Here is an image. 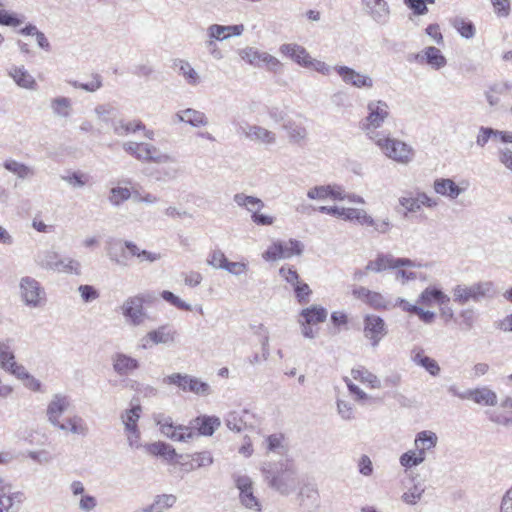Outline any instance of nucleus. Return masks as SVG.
<instances>
[{"label":"nucleus","mask_w":512,"mask_h":512,"mask_svg":"<svg viewBox=\"0 0 512 512\" xmlns=\"http://www.w3.org/2000/svg\"><path fill=\"white\" fill-rule=\"evenodd\" d=\"M261 472L267 486L281 495L292 494L300 485L299 470L293 459L264 462Z\"/></svg>","instance_id":"f257e3e1"},{"label":"nucleus","mask_w":512,"mask_h":512,"mask_svg":"<svg viewBox=\"0 0 512 512\" xmlns=\"http://www.w3.org/2000/svg\"><path fill=\"white\" fill-rule=\"evenodd\" d=\"M154 299V293L150 291L140 292L127 297L119 307L125 323L131 327L143 325L146 319H148L144 305L153 303Z\"/></svg>","instance_id":"f03ea898"},{"label":"nucleus","mask_w":512,"mask_h":512,"mask_svg":"<svg viewBox=\"0 0 512 512\" xmlns=\"http://www.w3.org/2000/svg\"><path fill=\"white\" fill-rule=\"evenodd\" d=\"M495 294L492 281H478L471 285L458 284L452 289L453 301L461 306L469 302L479 303L484 299H492Z\"/></svg>","instance_id":"7ed1b4c3"},{"label":"nucleus","mask_w":512,"mask_h":512,"mask_svg":"<svg viewBox=\"0 0 512 512\" xmlns=\"http://www.w3.org/2000/svg\"><path fill=\"white\" fill-rule=\"evenodd\" d=\"M367 116L361 122V129L369 139L380 137L377 131L390 116L389 105L384 100H370L367 103Z\"/></svg>","instance_id":"20e7f679"},{"label":"nucleus","mask_w":512,"mask_h":512,"mask_svg":"<svg viewBox=\"0 0 512 512\" xmlns=\"http://www.w3.org/2000/svg\"><path fill=\"white\" fill-rule=\"evenodd\" d=\"M374 141L386 157L399 164L407 165L415 156L412 146L404 141L385 136H380Z\"/></svg>","instance_id":"39448f33"},{"label":"nucleus","mask_w":512,"mask_h":512,"mask_svg":"<svg viewBox=\"0 0 512 512\" xmlns=\"http://www.w3.org/2000/svg\"><path fill=\"white\" fill-rule=\"evenodd\" d=\"M153 418L160 432L174 442H188L196 435L190 426L177 425L170 416L163 413L155 414Z\"/></svg>","instance_id":"423d86ee"},{"label":"nucleus","mask_w":512,"mask_h":512,"mask_svg":"<svg viewBox=\"0 0 512 512\" xmlns=\"http://www.w3.org/2000/svg\"><path fill=\"white\" fill-rule=\"evenodd\" d=\"M20 296L26 306L38 308L46 302V292L41 284L33 277L25 276L19 283Z\"/></svg>","instance_id":"0eeeda50"},{"label":"nucleus","mask_w":512,"mask_h":512,"mask_svg":"<svg viewBox=\"0 0 512 512\" xmlns=\"http://www.w3.org/2000/svg\"><path fill=\"white\" fill-rule=\"evenodd\" d=\"M333 70L345 85L359 90H371L374 87V80L367 73L357 71L346 65H335Z\"/></svg>","instance_id":"6e6552de"},{"label":"nucleus","mask_w":512,"mask_h":512,"mask_svg":"<svg viewBox=\"0 0 512 512\" xmlns=\"http://www.w3.org/2000/svg\"><path fill=\"white\" fill-rule=\"evenodd\" d=\"M235 486L239 490L240 503L247 509L260 512L262 505L254 493L252 479L247 475L235 474L233 476Z\"/></svg>","instance_id":"1a4fd4ad"},{"label":"nucleus","mask_w":512,"mask_h":512,"mask_svg":"<svg viewBox=\"0 0 512 512\" xmlns=\"http://www.w3.org/2000/svg\"><path fill=\"white\" fill-rule=\"evenodd\" d=\"M363 334L370 341V345L376 348L388 334V327L380 316L368 314L363 319Z\"/></svg>","instance_id":"9d476101"},{"label":"nucleus","mask_w":512,"mask_h":512,"mask_svg":"<svg viewBox=\"0 0 512 512\" xmlns=\"http://www.w3.org/2000/svg\"><path fill=\"white\" fill-rule=\"evenodd\" d=\"M142 408L140 405H135L130 409L125 410L121 414V421L125 427V433L129 446L132 448H138L140 446V431L138 428V421L140 419V413Z\"/></svg>","instance_id":"9b49d317"},{"label":"nucleus","mask_w":512,"mask_h":512,"mask_svg":"<svg viewBox=\"0 0 512 512\" xmlns=\"http://www.w3.org/2000/svg\"><path fill=\"white\" fill-rule=\"evenodd\" d=\"M362 10L372 21L386 25L390 20L391 9L386 0H361Z\"/></svg>","instance_id":"f8f14e48"},{"label":"nucleus","mask_w":512,"mask_h":512,"mask_svg":"<svg viewBox=\"0 0 512 512\" xmlns=\"http://www.w3.org/2000/svg\"><path fill=\"white\" fill-rule=\"evenodd\" d=\"M69 406L70 400L67 396L62 394L53 395L46 409L48 422L55 428L66 429L65 426L60 425V417L68 410Z\"/></svg>","instance_id":"ddd939ff"},{"label":"nucleus","mask_w":512,"mask_h":512,"mask_svg":"<svg viewBox=\"0 0 512 512\" xmlns=\"http://www.w3.org/2000/svg\"><path fill=\"white\" fill-rule=\"evenodd\" d=\"M401 266L415 267V263L408 258H394L390 254H379L375 260L367 263L366 271L381 272L388 268H398Z\"/></svg>","instance_id":"4468645a"},{"label":"nucleus","mask_w":512,"mask_h":512,"mask_svg":"<svg viewBox=\"0 0 512 512\" xmlns=\"http://www.w3.org/2000/svg\"><path fill=\"white\" fill-rule=\"evenodd\" d=\"M467 187L468 183L466 181H462L461 184L458 185L450 178H438L433 183V189L437 194L451 200L458 198L466 191Z\"/></svg>","instance_id":"2eb2a0df"},{"label":"nucleus","mask_w":512,"mask_h":512,"mask_svg":"<svg viewBox=\"0 0 512 512\" xmlns=\"http://www.w3.org/2000/svg\"><path fill=\"white\" fill-rule=\"evenodd\" d=\"M239 132L251 141H257L266 145L276 143V134L259 125H246L239 128Z\"/></svg>","instance_id":"dca6fc26"},{"label":"nucleus","mask_w":512,"mask_h":512,"mask_svg":"<svg viewBox=\"0 0 512 512\" xmlns=\"http://www.w3.org/2000/svg\"><path fill=\"white\" fill-rule=\"evenodd\" d=\"M279 52L303 68L307 67L311 59V55L306 48L297 43H284L279 47Z\"/></svg>","instance_id":"f3484780"},{"label":"nucleus","mask_w":512,"mask_h":512,"mask_svg":"<svg viewBox=\"0 0 512 512\" xmlns=\"http://www.w3.org/2000/svg\"><path fill=\"white\" fill-rule=\"evenodd\" d=\"M300 506L306 511H313L320 506V495L315 484L306 483L298 493Z\"/></svg>","instance_id":"a211bd4d"},{"label":"nucleus","mask_w":512,"mask_h":512,"mask_svg":"<svg viewBox=\"0 0 512 512\" xmlns=\"http://www.w3.org/2000/svg\"><path fill=\"white\" fill-rule=\"evenodd\" d=\"M245 27L243 24L237 25H219L212 24L207 28V36L216 38L218 41H224L230 37H238L243 34Z\"/></svg>","instance_id":"6ab92c4d"},{"label":"nucleus","mask_w":512,"mask_h":512,"mask_svg":"<svg viewBox=\"0 0 512 512\" xmlns=\"http://www.w3.org/2000/svg\"><path fill=\"white\" fill-rule=\"evenodd\" d=\"M114 371L120 376H127L140 366L139 361L127 354L116 353L112 357Z\"/></svg>","instance_id":"aec40b11"},{"label":"nucleus","mask_w":512,"mask_h":512,"mask_svg":"<svg viewBox=\"0 0 512 512\" xmlns=\"http://www.w3.org/2000/svg\"><path fill=\"white\" fill-rule=\"evenodd\" d=\"M462 399H471L477 404L495 406L497 404L496 393L488 387L469 389L461 395Z\"/></svg>","instance_id":"412c9836"},{"label":"nucleus","mask_w":512,"mask_h":512,"mask_svg":"<svg viewBox=\"0 0 512 512\" xmlns=\"http://www.w3.org/2000/svg\"><path fill=\"white\" fill-rule=\"evenodd\" d=\"M178 337L177 331L170 325L164 324L148 332V338L156 345L173 344Z\"/></svg>","instance_id":"4be33fe9"},{"label":"nucleus","mask_w":512,"mask_h":512,"mask_svg":"<svg viewBox=\"0 0 512 512\" xmlns=\"http://www.w3.org/2000/svg\"><path fill=\"white\" fill-rule=\"evenodd\" d=\"M417 302L426 306H431L433 303L442 306L450 302V297L439 288L427 287L421 292Z\"/></svg>","instance_id":"5701e85b"},{"label":"nucleus","mask_w":512,"mask_h":512,"mask_svg":"<svg viewBox=\"0 0 512 512\" xmlns=\"http://www.w3.org/2000/svg\"><path fill=\"white\" fill-rule=\"evenodd\" d=\"M415 59L420 62L425 61L427 64H429L432 68L436 70L441 69L447 63L446 58L441 53V51L434 46H429L425 48L422 51V54H417L415 56Z\"/></svg>","instance_id":"b1692460"},{"label":"nucleus","mask_w":512,"mask_h":512,"mask_svg":"<svg viewBox=\"0 0 512 512\" xmlns=\"http://www.w3.org/2000/svg\"><path fill=\"white\" fill-rule=\"evenodd\" d=\"M8 75L21 88L35 90L37 87L36 80L23 66L11 67L8 71Z\"/></svg>","instance_id":"393cba45"},{"label":"nucleus","mask_w":512,"mask_h":512,"mask_svg":"<svg viewBox=\"0 0 512 512\" xmlns=\"http://www.w3.org/2000/svg\"><path fill=\"white\" fill-rule=\"evenodd\" d=\"M360 225L372 227L373 232L378 234H388L393 228V224L389 217L382 219L373 218L364 210Z\"/></svg>","instance_id":"a878e982"},{"label":"nucleus","mask_w":512,"mask_h":512,"mask_svg":"<svg viewBox=\"0 0 512 512\" xmlns=\"http://www.w3.org/2000/svg\"><path fill=\"white\" fill-rule=\"evenodd\" d=\"M192 424L191 428H197L199 435L211 436L221 425V422L216 416H199L192 421Z\"/></svg>","instance_id":"bb28decb"},{"label":"nucleus","mask_w":512,"mask_h":512,"mask_svg":"<svg viewBox=\"0 0 512 512\" xmlns=\"http://www.w3.org/2000/svg\"><path fill=\"white\" fill-rule=\"evenodd\" d=\"M233 201L238 207L246 209L251 215L260 211L265 206L260 198L242 192L236 193L233 196Z\"/></svg>","instance_id":"cd10ccee"},{"label":"nucleus","mask_w":512,"mask_h":512,"mask_svg":"<svg viewBox=\"0 0 512 512\" xmlns=\"http://www.w3.org/2000/svg\"><path fill=\"white\" fill-rule=\"evenodd\" d=\"M282 127L286 131L290 143L301 144L307 139L308 131L301 123L289 120Z\"/></svg>","instance_id":"c85d7f7f"},{"label":"nucleus","mask_w":512,"mask_h":512,"mask_svg":"<svg viewBox=\"0 0 512 512\" xmlns=\"http://www.w3.org/2000/svg\"><path fill=\"white\" fill-rule=\"evenodd\" d=\"M60 425L65 426L66 429H60L63 432H70L74 435L85 437L89 433V427L86 421L79 415H73L65 419V422L60 421Z\"/></svg>","instance_id":"c756f323"},{"label":"nucleus","mask_w":512,"mask_h":512,"mask_svg":"<svg viewBox=\"0 0 512 512\" xmlns=\"http://www.w3.org/2000/svg\"><path fill=\"white\" fill-rule=\"evenodd\" d=\"M411 359L416 365L424 368L432 376H437L440 372V366L437 361L426 356L421 349L418 351L413 350Z\"/></svg>","instance_id":"7c9ffc66"},{"label":"nucleus","mask_w":512,"mask_h":512,"mask_svg":"<svg viewBox=\"0 0 512 512\" xmlns=\"http://www.w3.org/2000/svg\"><path fill=\"white\" fill-rule=\"evenodd\" d=\"M267 52L260 51L255 47L247 46L238 50L239 57L256 68H263L264 57Z\"/></svg>","instance_id":"2f4dec72"},{"label":"nucleus","mask_w":512,"mask_h":512,"mask_svg":"<svg viewBox=\"0 0 512 512\" xmlns=\"http://www.w3.org/2000/svg\"><path fill=\"white\" fill-rule=\"evenodd\" d=\"M52 113L57 118H69L72 114V101L68 97L58 96L50 101Z\"/></svg>","instance_id":"473e14b6"},{"label":"nucleus","mask_w":512,"mask_h":512,"mask_svg":"<svg viewBox=\"0 0 512 512\" xmlns=\"http://www.w3.org/2000/svg\"><path fill=\"white\" fill-rule=\"evenodd\" d=\"M327 315V310L317 305H312L308 308L302 309L300 313V316L308 325H316L325 322Z\"/></svg>","instance_id":"72a5a7b5"},{"label":"nucleus","mask_w":512,"mask_h":512,"mask_svg":"<svg viewBox=\"0 0 512 512\" xmlns=\"http://www.w3.org/2000/svg\"><path fill=\"white\" fill-rule=\"evenodd\" d=\"M438 442V437L436 433L425 430L421 431L416 434V437L414 439V446L415 448H419L424 451H431L433 450Z\"/></svg>","instance_id":"f704fd0d"},{"label":"nucleus","mask_w":512,"mask_h":512,"mask_svg":"<svg viewBox=\"0 0 512 512\" xmlns=\"http://www.w3.org/2000/svg\"><path fill=\"white\" fill-rule=\"evenodd\" d=\"M174 65L179 69V73L183 76V78L189 85L196 86L200 83L199 74L188 61L183 59H177Z\"/></svg>","instance_id":"c9c22d12"},{"label":"nucleus","mask_w":512,"mask_h":512,"mask_svg":"<svg viewBox=\"0 0 512 512\" xmlns=\"http://www.w3.org/2000/svg\"><path fill=\"white\" fill-rule=\"evenodd\" d=\"M425 490L426 486L423 482H415L402 494L401 500L407 505H416L421 500Z\"/></svg>","instance_id":"e433bc0d"},{"label":"nucleus","mask_w":512,"mask_h":512,"mask_svg":"<svg viewBox=\"0 0 512 512\" xmlns=\"http://www.w3.org/2000/svg\"><path fill=\"white\" fill-rule=\"evenodd\" d=\"M145 449L148 453L155 456H162L172 460L176 456V450L170 445L162 441L147 444Z\"/></svg>","instance_id":"4c0bfd02"},{"label":"nucleus","mask_w":512,"mask_h":512,"mask_svg":"<svg viewBox=\"0 0 512 512\" xmlns=\"http://www.w3.org/2000/svg\"><path fill=\"white\" fill-rule=\"evenodd\" d=\"M351 375L355 380L369 384L372 388H380L381 382L378 377L363 366L353 368Z\"/></svg>","instance_id":"58836bf2"},{"label":"nucleus","mask_w":512,"mask_h":512,"mask_svg":"<svg viewBox=\"0 0 512 512\" xmlns=\"http://www.w3.org/2000/svg\"><path fill=\"white\" fill-rule=\"evenodd\" d=\"M139 130H145V125L140 120L130 122L120 120L113 124V131L118 136H126Z\"/></svg>","instance_id":"ea45409f"},{"label":"nucleus","mask_w":512,"mask_h":512,"mask_svg":"<svg viewBox=\"0 0 512 512\" xmlns=\"http://www.w3.org/2000/svg\"><path fill=\"white\" fill-rule=\"evenodd\" d=\"M3 166L6 170L17 175L21 179L34 175V172L30 167L13 159L6 160Z\"/></svg>","instance_id":"a19ab883"},{"label":"nucleus","mask_w":512,"mask_h":512,"mask_svg":"<svg viewBox=\"0 0 512 512\" xmlns=\"http://www.w3.org/2000/svg\"><path fill=\"white\" fill-rule=\"evenodd\" d=\"M55 272L80 275V262L72 258H59Z\"/></svg>","instance_id":"79ce46f5"},{"label":"nucleus","mask_w":512,"mask_h":512,"mask_svg":"<svg viewBox=\"0 0 512 512\" xmlns=\"http://www.w3.org/2000/svg\"><path fill=\"white\" fill-rule=\"evenodd\" d=\"M184 115L185 123L191 125L192 127L207 126L209 123L205 113L192 108L184 109Z\"/></svg>","instance_id":"37998d69"},{"label":"nucleus","mask_w":512,"mask_h":512,"mask_svg":"<svg viewBox=\"0 0 512 512\" xmlns=\"http://www.w3.org/2000/svg\"><path fill=\"white\" fill-rule=\"evenodd\" d=\"M176 501L177 498L173 494L157 495L154 502L149 505V510H153V512H164L165 509L171 508Z\"/></svg>","instance_id":"c03bdc74"},{"label":"nucleus","mask_w":512,"mask_h":512,"mask_svg":"<svg viewBox=\"0 0 512 512\" xmlns=\"http://www.w3.org/2000/svg\"><path fill=\"white\" fill-rule=\"evenodd\" d=\"M336 212L334 213V216L342 218L346 221H356L358 224H360L364 209L359 208H345V207H338L335 206Z\"/></svg>","instance_id":"a18cd8bd"},{"label":"nucleus","mask_w":512,"mask_h":512,"mask_svg":"<svg viewBox=\"0 0 512 512\" xmlns=\"http://www.w3.org/2000/svg\"><path fill=\"white\" fill-rule=\"evenodd\" d=\"M452 24L462 37L466 39H471L474 37L475 26L471 21L465 20L461 17H456Z\"/></svg>","instance_id":"49530a36"},{"label":"nucleus","mask_w":512,"mask_h":512,"mask_svg":"<svg viewBox=\"0 0 512 512\" xmlns=\"http://www.w3.org/2000/svg\"><path fill=\"white\" fill-rule=\"evenodd\" d=\"M58 259L59 255L56 252L45 251L37 256L36 262L43 269L55 271Z\"/></svg>","instance_id":"de8ad7c7"},{"label":"nucleus","mask_w":512,"mask_h":512,"mask_svg":"<svg viewBox=\"0 0 512 512\" xmlns=\"http://www.w3.org/2000/svg\"><path fill=\"white\" fill-rule=\"evenodd\" d=\"M131 198V190L126 187H113L110 190L108 200L115 206H120L123 202Z\"/></svg>","instance_id":"09e8293b"},{"label":"nucleus","mask_w":512,"mask_h":512,"mask_svg":"<svg viewBox=\"0 0 512 512\" xmlns=\"http://www.w3.org/2000/svg\"><path fill=\"white\" fill-rule=\"evenodd\" d=\"M282 251L281 257L282 259H289L294 255H300L303 252V245L300 241L295 239H290L289 241L282 242Z\"/></svg>","instance_id":"8fccbe9b"},{"label":"nucleus","mask_w":512,"mask_h":512,"mask_svg":"<svg viewBox=\"0 0 512 512\" xmlns=\"http://www.w3.org/2000/svg\"><path fill=\"white\" fill-rule=\"evenodd\" d=\"M190 375L181 374V373H173L163 378V383L169 385H176L182 391L187 392L189 385Z\"/></svg>","instance_id":"3c124183"},{"label":"nucleus","mask_w":512,"mask_h":512,"mask_svg":"<svg viewBox=\"0 0 512 512\" xmlns=\"http://www.w3.org/2000/svg\"><path fill=\"white\" fill-rule=\"evenodd\" d=\"M191 458V469L208 467L213 464L212 454L208 451L194 453Z\"/></svg>","instance_id":"603ef678"},{"label":"nucleus","mask_w":512,"mask_h":512,"mask_svg":"<svg viewBox=\"0 0 512 512\" xmlns=\"http://www.w3.org/2000/svg\"><path fill=\"white\" fill-rule=\"evenodd\" d=\"M61 178L74 188H81L88 182V176L82 172H69Z\"/></svg>","instance_id":"864d4df0"},{"label":"nucleus","mask_w":512,"mask_h":512,"mask_svg":"<svg viewBox=\"0 0 512 512\" xmlns=\"http://www.w3.org/2000/svg\"><path fill=\"white\" fill-rule=\"evenodd\" d=\"M12 344V339L0 340V364L2 367L15 358Z\"/></svg>","instance_id":"5fc2aeb1"},{"label":"nucleus","mask_w":512,"mask_h":512,"mask_svg":"<svg viewBox=\"0 0 512 512\" xmlns=\"http://www.w3.org/2000/svg\"><path fill=\"white\" fill-rule=\"evenodd\" d=\"M161 297L166 302L170 303L174 307L184 310V311H191L192 307L190 304L186 303L182 299H180L178 296H176L174 293L168 290H164L161 292Z\"/></svg>","instance_id":"6e6d98bb"},{"label":"nucleus","mask_w":512,"mask_h":512,"mask_svg":"<svg viewBox=\"0 0 512 512\" xmlns=\"http://www.w3.org/2000/svg\"><path fill=\"white\" fill-rule=\"evenodd\" d=\"M187 391L202 396L209 395L211 393L210 386L206 382H203L193 376H190Z\"/></svg>","instance_id":"4d7b16f0"},{"label":"nucleus","mask_w":512,"mask_h":512,"mask_svg":"<svg viewBox=\"0 0 512 512\" xmlns=\"http://www.w3.org/2000/svg\"><path fill=\"white\" fill-rule=\"evenodd\" d=\"M94 112L99 120L108 123L115 116L116 109L111 104H100L95 107Z\"/></svg>","instance_id":"13d9d810"},{"label":"nucleus","mask_w":512,"mask_h":512,"mask_svg":"<svg viewBox=\"0 0 512 512\" xmlns=\"http://www.w3.org/2000/svg\"><path fill=\"white\" fill-rule=\"evenodd\" d=\"M293 289L295 297L300 304H307L310 301L312 290L307 283L299 282Z\"/></svg>","instance_id":"bf43d9fd"},{"label":"nucleus","mask_w":512,"mask_h":512,"mask_svg":"<svg viewBox=\"0 0 512 512\" xmlns=\"http://www.w3.org/2000/svg\"><path fill=\"white\" fill-rule=\"evenodd\" d=\"M330 185H319L307 191V197L311 200H325L329 198Z\"/></svg>","instance_id":"052dcab7"},{"label":"nucleus","mask_w":512,"mask_h":512,"mask_svg":"<svg viewBox=\"0 0 512 512\" xmlns=\"http://www.w3.org/2000/svg\"><path fill=\"white\" fill-rule=\"evenodd\" d=\"M265 442H266V448L269 452H275V453H279V454L283 453L284 446L282 444V442H283L282 435H277V434L270 435L266 438Z\"/></svg>","instance_id":"680f3d73"},{"label":"nucleus","mask_w":512,"mask_h":512,"mask_svg":"<svg viewBox=\"0 0 512 512\" xmlns=\"http://www.w3.org/2000/svg\"><path fill=\"white\" fill-rule=\"evenodd\" d=\"M336 404L338 414L343 420L348 421L354 419V407L350 402L338 399Z\"/></svg>","instance_id":"e2e57ef3"},{"label":"nucleus","mask_w":512,"mask_h":512,"mask_svg":"<svg viewBox=\"0 0 512 512\" xmlns=\"http://www.w3.org/2000/svg\"><path fill=\"white\" fill-rule=\"evenodd\" d=\"M366 303L374 309H387L389 306V302L385 299V297L382 294L374 291H370Z\"/></svg>","instance_id":"0e129e2a"},{"label":"nucleus","mask_w":512,"mask_h":512,"mask_svg":"<svg viewBox=\"0 0 512 512\" xmlns=\"http://www.w3.org/2000/svg\"><path fill=\"white\" fill-rule=\"evenodd\" d=\"M494 13L499 18H507L510 14V0H490Z\"/></svg>","instance_id":"69168bd1"},{"label":"nucleus","mask_w":512,"mask_h":512,"mask_svg":"<svg viewBox=\"0 0 512 512\" xmlns=\"http://www.w3.org/2000/svg\"><path fill=\"white\" fill-rule=\"evenodd\" d=\"M279 275L293 287L297 285L299 281V274L297 271L291 266H282L279 269Z\"/></svg>","instance_id":"338daca9"},{"label":"nucleus","mask_w":512,"mask_h":512,"mask_svg":"<svg viewBox=\"0 0 512 512\" xmlns=\"http://www.w3.org/2000/svg\"><path fill=\"white\" fill-rule=\"evenodd\" d=\"M498 161L509 171H512V150L508 147L499 148L497 151Z\"/></svg>","instance_id":"774afa93"}]
</instances>
